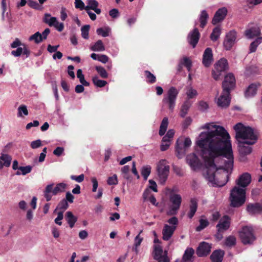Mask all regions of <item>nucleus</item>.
Wrapping results in <instances>:
<instances>
[{
  "label": "nucleus",
  "instance_id": "55",
  "mask_svg": "<svg viewBox=\"0 0 262 262\" xmlns=\"http://www.w3.org/2000/svg\"><path fill=\"white\" fill-rule=\"evenodd\" d=\"M96 70L102 78H106L108 77V74L104 68L101 66L96 67Z\"/></svg>",
  "mask_w": 262,
  "mask_h": 262
},
{
  "label": "nucleus",
  "instance_id": "64",
  "mask_svg": "<svg viewBox=\"0 0 262 262\" xmlns=\"http://www.w3.org/2000/svg\"><path fill=\"white\" fill-rule=\"evenodd\" d=\"M167 222L170 225H171V226H175L177 227V226L178 224V220L177 217H176V216H173V217L170 218L167 221Z\"/></svg>",
  "mask_w": 262,
  "mask_h": 262
},
{
  "label": "nucleus",
  "instance_id": "35",
  "mask_svg": "<svg viewBox=\"0 0 262 262\" xmlns=\"http://www.w3.org/2000/svg\"><path fill=\"white\" fill-rule=\"evenodd\" d=\"M96 33L98 35L105 37L110 35L111 29L110 27L99 28L96 30Z\"/></svg>",
  "mask_w": 262,
  "mask_h": 262
},
{
  "label": "nucleus",
  "instance_id": "8",
  "mask_svg": "<svg viewBox=\"0 0 262 262\" xmlns=\"http://www.w3.org/2000/svg\"><path fill=\"white\" fill-rule=\"evenodd\" d=\"M235 85V77L232 73H229L225 77L222 83L223 93L224 94H230L231 91L234 89Z\"/></svg>",
  "mask_w": 262,
  "mask_h": 262
},
{
  "label": "nucleus",
  "instance_id": "34",
  "mask_svg": "<svg viewBox=\"0 0 262 262\" xmlns=\"http://www.w3.org/2000/svg\"><path fill=\"white\" fill-rule=\"evenodd\" d=\"M168 124V120L167 117H164L160 124L159 134L162 136L165 133Z\"/></svg>",
  "mask_w": 262,
  "mask_h": 262
},
{
  "label": "nucleus",
  "instance_id": "1",
  "mask_svg": "<svg viewBox=\"0 0 262 262\" xmlns=\"http://www.w3.org/2000/svg\"><path fill=\"white\" fill-rule=\"evenodd\" d=\"M202 128L207 131L201 133L195 144L204 162V178L217 180L223 174L229 180L234 162L229 134L223 127L213 123H207Z\"/></svg>",
  "mask_w": 262,
  "mask_h": 262
},
{
  "label": "nucleus",
  "instance_id": "13",
  "mask_svg": "<svg viewBox=\"0 0 262 262\" xmlns=\"http://www.w3.org/2000/svg\"><path fill=\"white\" fill-rule=\"evenodd\" d=\"M227 13L228 10L226 7H224L219 9L212 19V24L214 25L222 21L226 17Z\"/></svg>",
  "mask_w": 262,
  "mask_h": 262
},
{
  "label": "nucleus",
  "instance_id": "25",
  "mask_svg": "<svg viewBox=\"0 0 262 262\" xmlns=\"http://www.w3.org/2000/svg\"><path fill=\"white\" fill-rule=\"evenodd\" d=\"M224 252L221 250H216L212 252L210 255V259L212 262H222Z\"/></svg>",
  "mask_w": 262,
  "mask_h": 262
},
{
  "label": "nucleus",
  "instance_id": "57",
  "mask_svg": "<svg viewBox=\"0 0 262 262\" xmlns=\"http://www.w3.org/2000/svg\"><path fill=\"white\" fill-rule=\"evenodd\" d=\"M145 73L148 82L153 83L156 82V78L154 74L148 71H146Z\"/></svg>",
  "mask_w": 262,
  "mask_h": 262
},
{
  "label": "nucleus",
  "instance_id": "2",
  "mask_svg": "<svg viewBox=\"0 0 262 262\" xmlns=\"http://www.w3.org/2000/svg\"><path fill=\"white\" fill-rule=\"evenodd\" d=\"M236 132V138L238 142L239 152L241 155H247L252 151L249 145L253 144L257 140V136L253 129L249 126H245L241 123L234 126Z\"/></svg>",
  "mask_w": 262,
  "mask_h": 262
},
{
  "label": "nucleus",
  "instance_id": "49",
  "mask_svg": "<svg viewBox=\"0 0 262 262\" xmlns=\"http://www.w3.org/2000/svg\"><path fill=\"white\" fill-rule=\"evenodd\" d=\"M90 26L89 25H86L83 26L81 28V36L84 39H88L89 38V32L90 30Z\"/></svg>",
  "mask_w": 262,
  "mask_h": 262
},
{
  "label": "nucleus",
  "instance_id": "51",
  "mask_svg": "<svg viewBox=\"0 0 262 262\" xmlns=\"http://www.w3.org/2000/svg\"><path fill=\"white\" fill-rule=\"evenodd\" d=\"M227 181H208V185L210 187H221L226 184Z\"/></svg>",
  "mask_w": 262,
  "mask_h": 262
},
{
  "label": "nucleus",
  "instance_id": "15",
  "mask_svg": "<svg viewBox=\"0 0 262 262\" xmlns=\"http://www.w3.org/2000/svg\"><path fill=\"white\" fill-rule=\"evenodd\" d=\"M230 226V219L228 215H224L216 225L217 231L223 232L227 230Z\"/></svg>",
  "mask_w": 262,
  "mask_h": 262
},
{
  "label": "nucleus",
  "instance_id": "16",
  "mask_svg": "<svg viewBox=\"0 0 262 262\" xmlns=\"http://www.w3.org/2000/svg\"><path fill=\"white\" fill-rule=\"evenodd\" d=\"M200 33L196 28H194L193 30L190 31L187 36V40L192 48L195 47L200 38Z\"/></svg>",
  "mask_w": 262,
  "mask_h": 262
},
{
  "label": "nucleus",
  "instance_id": "47",
  "mask_svg": "<svg viewBox=\"0 0 262 262\" xmlns=\"http://www.w3.org/2000/svg\"><path fill=\"white\" fill-rule=\"evenodd\" d=\"M200 225L196 228V231H201L209 225V222L207 220L201 219L199 220Z\"/></svg>",
  "mask_w": 262,
  "mask_h": 262
},
{
  "label": "nucleus",
  "instance_id": "3",
  "mask_svg": "<svg viewBox=\"0 0 262 262\" xmlns=\"http://www.w3.org/2000/svg\"><path fill=\"white\" fill-rule=\"evenodd\" d=\"M250 181H237V186H234L230 192V205L233 207H239L246 201L245 188Z\"/></svg>",
  "mask_w": 262,
  "mask_h": 262
},
{
  "label": "nucleus",
  "instance_id": "37",
  "mask_svg": "<svg viewBox=\"0 0 262 262\" xmlns=\"http://www.w3.org/2000/svg\"><path fill=\"white\" fill-rule=\"evenodd\" d=\"M236 244V238L234 236L230 235L227 237L224 242V245L228 247L231 248Z\"/></svg>",
  "mask_w": 262,
  "mask_h": 262
},
{
  "label": "nucleus",
  "instance_id": "6",
  "mask_svg": "<svg viewBox=\"0 0 262 262\" xmlns=\"http://www.w3.org/2000/svg\"><path fill=\"white\" fill-rule=\"evenodd\" d=\"M178 94V91L174 87L170 88L166 95L163 99V102L168 105V108L173 111L175 105L176 100Z\"/></svg>",
  "mask_w": 262,
  "mask_h": 262
},
{
  "label": "nucleus",
  "instance_id": "58",
  "mask_svg": "<svg viewBox=\"0 0 262 262\" xmlns=\"http://www.w3.org/2000/svg\"><path fill=\"white\" fill-rule=\"evenodd\" d=\"M28 5L34 9L39 10L40 9V6L36 2L33 1L32 0H28Z\"/></svg>",
  "mask_w": 262,
  "mask_h": 262
},
{
  "label": "nucleus",
  "instance_id": "19",
  "mask_svg": "<svg viewBox=\"0 0 262 262\" xmlns=\"http://www.w3.org/2000/svg\"><path fill=\"white\" fill-rule=\"evenodd\" d=\"M213 61L212 50L210 48L205 49L203 56V64L206 67H208Z\"/></svg>",
  "mask_w": 262,
  "mask_h": 262
},
{
  "label": "nucleus",
  "instance_id": "33",
  "mask_svg": "<svg viewBox=\"0 0 262 262\" xmlns=\"http://www.w3.org/2000/svg\"><path fill=\"white\" fill-rule=\"evenodd\" d=\"M191 105V102L187 100L185 101L183 104L180 112V116L181 117L184 118L187 114L188 111Z\"/></svg>",
  "mask_w": 262,
  "mask_h": 262
},
{
  "label": "nucleus",
  "instance_id": "61",
  "mask_svg": "<svg viewBox=\"0 0 262 262\" xmlns=\"http://www.w3.org/2000/svg\"><path fill=\"white\" fill-rule=\"evenodd\" d=\"M237 180H251V174L248 172H244L239 176Z\"/></svg>",
  "mask_w": 262,
  "mask_h": 262
},
{
  "label": "nucleus",
  "instance_id": "53",
  "mask_svg": "<svg viewBox=\"0 0 262 262\" xmlns=\"http://www.w3.org/2000/svg\"><path fill=\"white\" fill-rule=\"evenodd\" d=\"M69 205L67 200L64 199H62L58 204L57 206L56 209L57 210H61L62 212H63L68 208Z\"/></svg>",
  "mask_w": 262,
  "mask_h": 262
},
{
  "label": "nucleus",
  "instance_id": "36",
  "mask_svg": "<svg viewBox=\"0 0 262 262\" xmlns=\"http://www.w3.org/2000/svg\"><path fill=\"white\" fill-rule=\"evenodd\" d=\"M66 187V184L64 183H60L56 185V186L53 188L52 187V193L53 195H56L59 193L62 192L65 190Z\"/></svg>",
  "mask_w": 262,
  "mask_h": 262
},
{
  "label": "nucleus",
  "instance_id": "31",
  "mask_svg": "<svg viewBox=\"0 0 262 262\" xmlns=\"http://www.w3.org/2000/svg\"><path fill=\"white\" fill-rule=\"evenodd\" d=\"M221 34V28L220 26L215 27L210 34V38L213 41H216L220 37Z\"/></svg>",
  "mask_w": 262,
  "mask_h": 262
},
{
  "label": "nucleus",
  "instance_id": "21",
  "mask_svg": "<svg viewBox=\"0 0 262 262\" xmlns=\"http://www.w3.org/2000/svg\"><path fill=\"white\" fill-rule=\"evenodd\" d=\"M176 229V227L170 226L167 224H165L162 230V238L163 240L168 241L172 236Z\"/></svg>",
  "mask_w": 262,
  "mask_h": 262
},
{
  "label": "nucleus",
  "instance_id": "18",
  "mask_svg": "<svg viewBox=\"0 0 262 262\" xmlns=\"http://www.w3.org/2000/svg\"><path fill=\"white\" fill-rule=\"evenodd\" d=\"M260 34L259 28L256 26L250 27L248 26V28L245 31V35L247 38L251 39L254 37L258 36Z\"/></svg>",
  "mask_w": 262,
  "mask_h": 262
},
{
  "label": "nucleus",
  "instance_id": "44",
  "mask_svg": "<svg viewBox=\"0 0 262 262\" xmlns=\"http://www.w3.org/2000/svg\"><path fill=\"white\" fill-rule=\"evenodd\" d=\"M17 111L18 117H22L23 114L25 116H27L28 115V111L27 110V107L25 105H20L18 107Z\"/></svg>",
  "mask_w": 262,
  "mask_h": 262
},
{
  "label": "nucleus",
  "instance_id": "22",
  "mask_svg": "<svg viewBox=\"0 0 262 262\" xmlns=\"http://www.w3.org/2000/svg\"><path fill=\"white\" fill-rule=\"evenodd\" d=\"M230 103V94H224L223 91L221 95L217 100V104L218 106L222 108H225L229 105Z\"/></svg>",
  "mask_w": 262,
  "mask_h": 262
},
{
  "label": "nucleus",
  "instance_id": "52",
  "mask_svg": "<svg viewBox=\"0 0 262 262\" xmlns=\"http://www.w3.org/2000/svg\"><path fill=\"white\" fill-rule=\"evenodd\" d=\"M186 95L188 99H192L197 96L198 93L195 89H193L191 86H189L187 88Z\"/></svg>",
  "mask_w": 262,
  "mask_h": 262
},
{
  "label": "nucleus",
  "instance_id": "63",
  "mask_svg": "<svg viewBox=\"0 0 262 262\" xmlns=\"http://www.w3.org/2000/svg\"><path fill=\"white\" fill-rule=\"evenodd\" d=\"M63 218V212H59L57 214V217L55 219V223L58 225H61L62 222L61 221Z\"/></svg>",
  "mask_w": 262,
  "mask_h": 262
},
{
  "label": "nucleus",
  "instance_id": "4",
  "mask_svg": "<svg viewBox=\"0 0 262 262\" xmlns=\"http://www.w3.org/2000/svg\"><path fill=\"white\" fill-rule=\"evenodd\" d=\"M182 197L179 194L171 193L169 195V205L167 214L173 215L177 214L182 203Z\"/></svg>",
  "mask_w": 262,
  "mask_h": 262
},
{
  "label": "nucleus",
  "instance_id": "9",
  "mask_svg": "<svg viewBox=\"0 0 262 262\" xmlns=\"http://www.w3.org/2000/svg\"><path fill=\"white\" fill-rule=\"evenodd\" d=\"M43 21L50 27H54L59 32H61L63 30V23H59L56 17L51 16L49 13L45 14Z\"/></svg>",
  "mask_w": 262,
  "mask_h": 262
},
{
  "label": "nucleus",
  "instance_id": "17",
  "mask_svg": "<svg viewBox=\"0 0 262 262\" xmlns=\"http://www.w3.org/2000/svg\"><path fill=\"white\" fill-rule=\"evenodd\" d=\"M211 245L207 243H201L196 250V254L199 257L207 255L211 251Z\"/></svg>",
  "mask_w": 262,
  "mask_h": 262
},
{
  "label": "nucleus",
  "instance_id": "42",
  "mask_svg": "<svg viewBox=\"0 0 262 262\" xmlns=\"http://www.w3.org/2000/svg\"><path fill=\"white\" fill-rule=\"evenodd\" d=\"M151 172V167L149 165L144 166L142 167L141 173L144 180H146Z\"/></svg>",
  "mask_w": 262,
  "mask_h": 262
},
{
  "label": "nucleus",
  "instance_id": "26",
  "mask_svg": "<svg viewBox=\"0 0 262 262\" xmlns=\"http://www.w3.org/2000/svg\"><path fill=\"white\" fill-rule=\"evenodd\" d=\"M12 161V157L8 154H2L0 156V169L4 166L8 167L10 166Z\"/></svg>",
  "mask_w": 262,
  "mask_h": 262
},
{
  "label": "nucleus",
  "instance_id": "40",
  "mask_svg": "<svg viewBox=\"0 0 262 262\" xmlns=\"http://www.w3.org/2000/svg\"><path fill=\"white\" fill-rule=\"evenodd\" d=\"M262 41V37L257 38L254 41L252 42L249 47V53L254 52L258 45H259Z\"/></svg>",
  "mask_w": 262,
  "mask_h": 262
},
{
  "label": "nucleus",
  "instance_id": "27",
  "mask_svg": "<svg viewBox=\"0 0 262 262\" xmlns=\"http://www.w3.org/2000/svg\"><path fill=\"white\" fill-rule=\"evenodd\" d=\"M190 210L188 213V216L191 219L194 216L198 208V203L195 199H191L190 200Z\"/></svg>",
  "mask_w": 262,
  "mask_h": 262
},
{
  "label": "nucleus",
  "instance_id": "50",
  "mask_svg": "<svg viewBox=\"0 0 262 262\" xmlns=\"http://www.w3.org/2000/svg\"><path fill=\"white\" fill-rule=\"evenodd\" d=\"M93 82L96 86L99 88L104 87L107 84L106 81L99 79L98 77H93Z\"/></svg>",
  "mask_w": 262,
  "mask_h": 262
},
{
  "label": "nucleus",
  "instance_id": "54",
  "mask_svg": "<svg viewBox=\"0 0 262 262\" xmlns=\"http://www.w3.org/2000/svg\"><path fill=\"white\" fill-rule=\"evenodd\" d=\"M142 232V230H141L139 233L136 236L135 238L134 246L135 247V250L137 252V248L140 245L141 243L143 241V237L140 236L141 233Z\"/></svg>",
  "mask_w": 262,
  "mask_h": 262
},
{
  "label": "nucleus",
  "instance_id": "11",
  "mask_svg": "<svg viewBox=\"0 0 262 262\" xmlns=\"http://www.w3.org/2000/svg\"><path fill=\"white\" fill-rule=\"evenodd\" d=\"M237 38V33L235 30H231L226 34L223 45L227 50H230L235 44Z\"/></svg>",
  "mask_w": 262,
  "mask_h": 262
},
{
  "label": "nucleus",
  "instance_id": "5",
  "mask_svg": "<svg viewBox=\"0 0 262 262\" xmlns=\"http://www.w3.org/2000/svg\"><path fill=\"white\" fill-rule=\"evenodd\" d=\"M239 235L242 242L244 245L251 244L256 239L253 230L250 226H244L239 231Z\"/></svg>",
  "mask_w": 262,
  "mask_h": 262
},
{
  "label": "nucleus",
  "instance_id": "48",
  "mask_svg": "<svg viewBox=\"0 0 262 262\" xmlns=\"http://www.w3.org/2000/svg\"><path fill=\"white\" fill-rule=\"evenodd\" d=\"M130 167L128 165H125L121 168V174L124 179H129Z\"/></svg>",
  "mask_w": 262,
  "mask_h": 262
},
{
  "label": "nucleus",
  "instance_id": "28",
  "mask_svg": "<svg viewBox=\"0 0 262 262\" xmlns=\"http://www.w3.org/2000/svg\"><path fill=\"white\" fill-rule=\"evenodd\" d=\"M194 253V251L192 248H187L183 256V260L184 262L191 261Z\"/></svg>",
  "mask_w": 262,
  "mask_h": 262
},
{
  "label": "nucleus",
  "instance_id": "30",
  "mask_svg": "<svg viewBox=\"0 0 262 262\" xmlns=\"http://www.w3.org/2000/svg\"><path fill=\"white\" fill-rule=\"evenodd\" d=\"M257 86L255 84H250L245 92L246 97H251L255 96L257 93Z\"/></svg>",
  "mask_w": 262,
  "mask_h": 262
},
{
  "label": "nucleus",
  "instance_id": "38",
  "mask_svg": "<svg viewBox=\"0 0 262 262\" xmlns=\"http://www.w3.org/2000/svg\"><path fill=\"white\" fill-rule=\"evenodd\" d=\"M66 219L69 224L70 228H73L77 219L73 215V213L70 211H68L66 214Z\"/></svg>",
  "mask_w": 262,
  "mask_h": 262
},
{
  "label": "nucleus",
  "instance_id": "10",
  "mask_svg": "<svg viewBox=\"0 0 262 262\" xmlns=\"http://www.w3.org/2000/svg\"><path fill=\"white\" fill-rule=\"evenodd\" d=\"M154 258L158 262H169L167 256V251L163 252L162 247L159 245L154 246Z\"/></svg>",
  "mask_w": 262,
  "mask_h": 262
},
{
  "label": "nucleus",
  "instance_id": "12",
  "mask_svg": "<svg viewBox=\"0 0 262 262\" xmlns=\"http://www.w3.org/2000/svg\"><path fill=\"white\" fill-rule=\"evenodd\" d=\"M157 170L158 175L161 179H166L168 176L169 170V166L167 165L166 161L160 160L157 164Z\"/></svg>",
  "mask_w": 262,
  "mask_h": 262
},
{
  "label": "nucleus",
  "instance_id": "62",
  "mask_svg": "<svg viewBox=\"0 0 262 262\" xmlns=\"http://www.w3.org/2000/svg\"><path fill=\"white\" fill-rule=\"evenodd\" d=\"M11 53L14 57H19L23 53V48L18 47L16 50L12 51Z\"/></svg>",
  "mask_w": 262,
  "mask_h": 262
},
{
  "label": "nucleus",
  "instance_id": "39",
  "mask_svg": "<svg viewBox=\"0 0 262 262\" xmlns=\"http://www.w3.org/2000/svg\"><path fill=\"white\" fill-rule=\"evenodd\" d=\"M182 65L185 66L188 71H190L191 67V62L187 57L183 58L179 64V70L180 71L182 68Z\"/></svg>",
  "mask_w": 262,
  "mask_h": 262
},
{
  "label": "nucleus",
  "instance_id": "41",
  "mask_svg": "<svg viewBox=\"0 0 262 262\" xmlns=\"http://www.w3.org/2000/svg\"><path fill=\"white\" fill-rule=\"evenodd\" d=\"M32 167L28 165L26 166H19L18 170L16 172L17 175H26L31 172Z\"/></svg>",
  "mask_w": 262,
  "mask_h": 262
},
{
  "label": "nucleus",
  "instance_id": "60",
  "mask_svg": "<svg viewBox=\"0 0 262 262\" xmlns=\"http://www.w3.org/2000/svg\"><path fill=\"white\" fill-rule=\"evenodd\" d=\"M75 7L80 10L85 9L84 4L81 0H75Z\"/></svg>",
  "mask_w": 262,
  "mask_h": 262
},
{
  "label": "nucleus",
  "instance_id": "43",
  "mask_svg": "<svg viewBox=\"0 0 262 262\" xmlns=\"http://www.w3.org/2000/svg\"><path fill=\"white\" fill-rule=\"evenodd\" d=\"M77 77L79 79L80 82L85 86H88L90 85L89 82L86 81L84 79V76L82 74V71L81 69H78L77 71Z\"/></svg>",
  "mask_w": 262,
  "mask_h": 262
},
{
  "label": "nucleus",
  "instance_id": "56",
  "mask_svg": "<svg viewBox=\"0 0 262 262\" xmlns=\"http://www.w3.org/2000/svg\"><path fill=\"white\" fill-rule=\"evenodd\" d=\"M262 3V0H246V3L247 7L249 8H252L255 6Z\"/></svg>",
  "mask_w": 262,
  "mask_h": 262
},
{
  "label": "nucleus",
  "instance_id": "29",
  "mask_svg": "<svg viewBox=\"0 0 262 262\" xmlns=\"http://www.w3.org/2000/svg\"><path fill=\"white\" fill-rule=\"evenodd\" d=\"M90 49L93 51L102 52L105 50V46L101 40H98L90 47Z\"/></svg>",
  "mask_w": 262,
  "mask_h": 262
},
{
  "label": "nucleus",
  "instance_id": "23",
  "mask_svg": "<svg viewBox=\"0 0 262 262\" xmlns=\"http://www.w3.org/2000/svg\"><path fill=\"white\" fill-rule=\"evenodd\" d=\"M247 210L251 214L262 213V203L249 204L247 206Z\"/></svg>",
  "mask_w": 262,
  "mask_h": 262
},
{
  "label": "nucleus",
  "instance_id": "46",
  "mask_svg": "<svg viewBox=\"0 0 262 262\" xmlns=\"http://www.w3.org/2000/svg\"><path fill=\"white\" fill-rule=\"evenodd\" d=\"M29 41H34L36 43H39L42 40L41 37V33L37 32L34 34L30 36L29 38Z\"/></svg>",
  "mask_w": 262,
  "mask_h": 262
},
{
  "label": "nucleus",
  "instance_id": "7",
  "mask_svg": "<svg viewBox=\"0 0 262 262\" xmlns=\"http://www.w3.org/2000/svg\"><path fill=\"white\" fill-rule=\"evenodd\" d=\"M228 69L227 60L225 58H222L214 65V69L212 71L213 78L217 80L220 78L222 73Z\"/></svg>",
  "mask_w": 262,
  "mask_h": 262
},
{
  "label": "nucleus",
  "instance_id": "20",
  "mask_svg": "<svg viewBox=\"0 0 262 262\" xmlns=\"http://www.w3.org/2000/svg\"><path fill=\"white\" fill-rule=\"evenodd\" d=\"M186 150L187 149L185 146H184L183 140L179 139L177 141L176 146V152L177 157L179 159L182 158L185 155Z\"/></svg>",
  "mask_w": 262,
  "mask_h": 262
},
{
  "label": "nucleus",
  "instance_id": "45",
  "mask_svg": "<svg viewBox=\"0 0 262 262\" xmlns=\"http://www.w3.org/2000/svg\"><path fill=\"white\" fill-rule=\"evenodd\" d=\"M53 185L50 184L47 186L45 191L44 192V196L46 199L47 201H49L52 199V195L50 194L52 192V187Z\"/></svg>",
  "mask_w": 262,
  "mask_h": 262
},
{
  "label": "nucleus",
  "instance_id": "32",
  "mask_svg": "<svg viewBox=\"0 0 262 262\" xmlns=\"http://www.w3.org/2000/svg\"><path fill=\"white\" fill-rule=\"evenodd\" d=\"M209 18V15L207 11L205 10H202L199 16V21L200 22V27L203 28L207 23V20Z\"/></svg>",
  "mask_w": 262,
  "mask_h": 262
},
{
  "label": "nucleus",
  "instance_id": "24",
  "mask_svg": "<svg viewBox=\"0 0 262 262\" xmlns=\"http://www.w3.org/2000/svg\"><path fill=\"white\" fill-rule=\"evenodd\" d=\"M88 5L85 7V10L90 9L94 10L97 14H100L101 11L100 9L97 8L98 3L96 0H87Z\"/></svg>",
  "mask_w": 262,
  "mask_h": 262
},
{
  "label": "nucleus",
  "instance_id": "59",
  "mask_svg": "<svg viewBox=\"0 0 262 262\" xmlns=\"http://www.w3.org/2000/svg\"><path fill=\"white\" fill-rule=\"evenodd\" d=\"M41 146V141L39 139L33 141L31 142L30 146L32 149H36Z\"/></svg>",
  "mask_w": 262,
  "mask_h": 262
},
{
  "label": "nucleus",
  "instance_id": "14",
  "mask_svg": "<svg viewBox=\"0 0 262 262\" xmlns=\"http://www.w3.org/2000/svg\"><path fill=\"white\" fill-rule=\"evenodd\" d=\"M186 161L191 168L196 170L200 168L201 163L198 157L194 154H190L186 157Z\"/></svg>",
  "mask_w": 262,
  "mask_h": 262
}]
</instances>
